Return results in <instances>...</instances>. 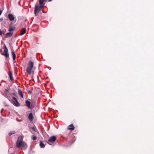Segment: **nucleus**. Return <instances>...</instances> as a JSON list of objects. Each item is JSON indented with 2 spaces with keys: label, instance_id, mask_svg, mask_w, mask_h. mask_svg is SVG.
I'll return each instance as SVG.
<instances>
[{
  "label": "nucleus",
  "instance_id": "nucleus-1",
  "mask_svg": "<svg viewBox=\"0 0 154 154\" xmlns=\"http://www.w3.org/2000/svg\"><path fill=\"white\" fill-rule=\"evenodd\" d=\"M7 98L14 106L16 107H19L20 106V103L18 102L17 99L14 97H13L12 99L10 97H7Z\"/></svg>",
  "mask_w": 154,
  "mask_h": 154
},
{
  "label": "nucleus",
  "instance_id": "nucleus-2",
  "mask_svg": "<svg viewBox=\"0 0 154 154\" xmlns=\"http://www.w3.org/2000/svg\"><path fill=\"white\" fill-rule=\"evenodd\" d=\"M34 65V62L31 60L29 61L28 65L26 69V72L29 74L31 73V70L32 69Z\"/></svg>",
  "mask_w": 154,
  "mask_h": 154
},
{
  "label": "nucleus",
  "instance_id": "nucleus-3",
  "mask_svg": "<svg viewBox=\"0 0 154 154\" xmlns=\"http://www.w3.org/2000/svg\"><path fill=\"white\" fill-rule=\"evenodd\" d=\"M23 142V138L22 137H18L16 143V147L17 148H19L20 147Z\"/></svg>",
  "mask_w": 154,
  "mask_h": 154
},
{
  "label": "nucleus",
  "instance_id": "nucleus-4",
  "mask_svg": "<svg viewBox=\"0 0 154 154\" xmlns=\"http://www.w3.org/2000/svg\"><path fill=\"white\" fill-rule=\"evenodd\" d=\"M41 10L40 8L39 7L37 3H36L35 5V9L34 11V13L35 14V16H37V14H38L39 12Z\"/></svg>",
  "mask_w": 154,
  "mask_h": 154
},
{
  "label": "nucleus",
  "instance_id": "nucleus-5",
  "mask_svg": "<svg viewBox=\"0 0 154 154\" xmlns=\"http://www.w3.org/2000/svg\"><path fill=\"white\" fill-rule=\"evenodd\" d=\"M57 138L55 136H52L48 140V141L49 143H48L50 145H51L52 143L54 142H55Z\"/></svg>",
  "mask_w": 154,
  "mask_h": 154
},
{
  "label": "nucleus",
  "instance_id": "nucleus-6",
  "mask_svg": "<svg viewBox=\"0 0 154 154\" xmlns=\"http://www.w3.org/2000/svg\"><path fill=\"white\" fill-rule=\"evenodd\" d=\"M27 145L26 143L23 142L21 145V147L22 149L25 150L27 148Z\"/></svg>",
  "mask_w": 154,
  "mask_h": 154
},
{
  "label": "nucleus",
  "instance_id": "nucleus-7",
  "mask_svg": "<svg viewBox=\"0 0 154 154\" xmlns=\"http://www.w3.org/2000/svg\"><path fill=\"white\" fill-rule=\"evenodd\" d=\"M8 17L11 21L14 20V15L11 14H9L8 15Z\"/></svg>",
  "mask_w": 154,
  "mask_h": 154
},
{
  "label": "nucleus",
  "instance_id": "nucleus-8",
  "mask_svg": "<svg viewBox=\"0 0 154 154\" xmlns=\"http://www.w3.org/2000/svg\"><path fill=\"white\" fill-rule=\"evenodd\" d=\"M36 103V101L35 100H32L31 102V109L34 108Z\"/></svg>",
  "mask_w": 154,
  "mask_h": 154
},
{
  "label": "nucleus",
  "instance_id": "nucleus-9",
  "mask_svg": "<svg viewBox=\"0 0 154 154\" xmlns=\"http://www.w3.org/2000/svg\"><path fill=\"white\" fill-rule=\"evenodd\" d=\"M33 116L32 114V112H30L28 116V119L31 122H32L33 121Z\"/></svg>",
  "mask_w": 154,
  "mask_h": 154
},
{
  "label": "nucleus",
  "instance_id": "nucleus-10",
  "mask_svg": "<svg viewBox=\"0 0 154 154\" xmlns=\"http://www.w3.org/2000/svg\"><path fill=\"white\" fill-rule=\"evenodd\" d=\"M13 33L12 32H9L6 33V35L5 36V38H7L8 37H11L13 34Z\"/></svg>",
  "mask_w": 154,
  "mask_h": 154
},
{
  "label": "nucleus",
  "instance_id": "nucleus-11",
  "mask_svg": "<svg viewBox=\"0 0 154 154\" xmlns=\"http://www.w3.org/2000/svg\"><path fill=\"white\" fill-rule=\"evenodd\" d=\"M25 103L26 106L31 109V102L28 100H26Z\"/></svg>",
  "mask_w": 154,
  "mask_h": 154
},
{
  "label": "nucleus",
  "instance_id": "nucleus-12",
  "mask_svg": "<svg viewBox=\"0 0 154 154\" xmlns=\"http://www.w3.org/2000/svg\"><path fill=\"white\" fill-rule=\"evenodd\" d=\"M9 77L11 81H14V79L12 77V73L11 72V71H10L9 72Z\"/></svg>",
  "mask_w": 154,
  "mask_h": 154
},
{
  "label": "nucleus",
  "instance_id": "nucleus-13",
  "mask_svg": "<svg viewBox=\"0 0 154 154\" xmlns=\"http://www.w3.org/2000/svg\"><path fill=\"white\" fill-rule=\"evenodd\" d=\"M26 32V29L25 28H23L21 30L20 35H22L24 34Z\"/></svg>",
  "mask_w": 154,
  "mask_h": 154
},
{
  "label": "nucleus",
  "instance_id": "nucleus-14",
  "mask_svg": "<svg viewBox=\"0 0 154 154\" xmlns=\"http://www.w3.org/2000/svg\"><path fill=\"white\" fill-rule=\"evenodd\" d=\"M74 127L72 124H71L68 126V129L72 131L74 129Z\"/></svg>",
  "mask_w": 154,
  "mask_h": 154
},
{
  "label": "nucleus",
  "instance_id": "nucleus-15",
  "mask_svg": "<svg viewBox=\"0 0 154 154\" xmlns=\"http://www.w3.org/2000/svg\"><path fill=\"white\" fill-rule=\"evenodd\" d=\"M18 93L19 95L22 98L23 97V94L20 88H18Z\"/></svg>",
  "mask_w": 154,
  "mask_h": 154
},
{
  "label": "nucleus",
  "instance_id": "nucleus-16",
  "mask_svg": "<svg viewBox=\"0 0 154 154\" xmlns=\"http://www.w3.org/2000/svg\"><path fill=\"white\" fill-rule=\"evenodd\" d=\"M11 54L12 55L13 60H14L16 59V54L14 50H13L11 52Z\"/></svg>",
  "mask_w": 154,
  "mask_h": 154
},
{
  "label": "nucleus",
  "instance_id": "nucleus-17",
  "mask_svg": "<svg viewBox=\"0 0 154 154\" xmlns=\"http://www.w3.org/2000/svg\"><path fill=\"white\" fill-rule=\"evenodd\" d=\"M2 55H4L7 58L9 56L8 51L4 52V53L2 54Z\"/></svg>",
  "mask_w": 154,
  "mask_h": 154
},
{
  "label": "nucleus",
  "instance_id": "nucleus-18",
  "mask_svg": "<svg viewBox=\"0 0 154 154\" xmlns=\"http://www.w3.org/2000/svg\"><path fill=\"white\" fill-rule=\"evenodd\" d=\"M40 146L42 148H44L45 147L44 144L43 143L42 141H41L40 142Z\"/></svg>",
  "mask_w": 154,
  "mask_h": 154
},
{
  "label": "nucleus",
  "instance_id": "nucleus-19",
  "mask_svg": "<svg viewBox=\"0 0 154 154\" xmlns=\"http://www.w3.org/2000/svg\"><path fill=\"white\" fill-rule=\"evenodd\" d=\"M3 48L4 50V52L8 51V49L5 44H4V45L3 47Z\"/></svg>",
  "mask_w": 154,
  "mask_h": 154
},
{
  "label": "nucleus",
  "instance_id": "nucleus-20",
  "mask_svg": "<svg viewBox=\"0 0 154 154\" xmlns=\"http://www.w3.org/2000/svg\"><path fill=\"white\" fill-rule=\"evenodd\" d=\"M14 29V28H11V27L9 26V27L8 31L11 32L13 31Z\"/></svg>",
  "mask_w": 154,
  "mask_h": 154
},
{
  "label": "nucleus",
  "instance_id": "nucleus-21",
  "mask_svg": "<svg viewBox=\"0 0 154 154\" xmlns=\"http://www.w3.org/2000/svg\"><path fill=\"white\" fill-rule=\"evenodd\" d=\"M45 0H39V2L40 5L42 4H45L44 3V2Z\"/></svg>",
  "mask_w": 154,
  "mask_h": 154
},
{
  "label": "nucleus",
  "instance_id": "nucleus-22",
  "mask_svg": "<svg viewBox=\"0 0 154 154\" xmlns=\"http://www.w3.org/2000/svg\"><path fill=\"white\" fill-rule=\"evenodd\" d=\"M15 133V132L14 131H11L8 133V134L10 136L13 134H14Z\"/></svg>",
  "mask_w": 154,
  "mask_h": 154
},
{
  "label": "nucleus",
  "instance_id": "nucleus-23",
  "mask_svg": "<svg viewBox=\"0 0 154 154\" xmlns=\"http://www.w3.org/2000/svg\"><path fill=\"white\" fill-rule=\"evenodd\" d=\"M32 138L33 140H35L36 139L37 137L33 135L32 136Z\"/></svg>",
  "mask_w": 154,
  "mask_h": 154
},
{
  "label": "nucleus",
  "instance_id": "nucleus-24",
  "mask_svg": "<svg viewBox=\"0 0 154 154\" xmlns=\"http://www.w3.org/2000/svg\"><path fill=\"white\" fill-rule=\"evenodd\" d=\"M26 91L30 95L31 94V93L29 89H27L26 90Z\"/></svg>",
  "mask_w": 154,
  "mask_h": 154
},
{
  "label": "nucleus",
  "instance_id": "nucleus-25",
  "mask_svg": "<svg viewBox=\"0 0 154 154\" xmlns=\"http://www.w3.org/2000/svg\"><path fill=\"white\" fill-rule=\"evenodd\" d=\"M40 6H39V7L40 8L41 10V8H42L45 5V4H42L40 5Z\"/></svg>",
  "mask_w": 154,
  "mask_h": 154
},
{
  "label": "nucleus",
  "instance_id": "nucleus-26",
  "mask_svg": "<svg viewBox=\"0 0 154 154\" xmlns=\"http://www.w3.org/2000/svg\"><path fill=\"white\" fill-rule=\"evenodd\" d=\"M11 94L14 95V96H15V97H17V95L14 93V92H13Z\"/></svg>",
  "mask_w": 154,
  "mask_h": 154
},
{
  "label": "nucleus",
  "instance_id": "nucleus-27",
  "mask_svg": "<svg viewBox=\"0 0 154 154\" xmlns=\"http://www.w3.org/2000/svg\"><path fill=\"white\" fill-rule=\"evenodd\" d=\"M8 91V89H6L5 90V93L6 94H7V92Z\"/></svg>",
  "mask_w": 154,
  "mask_h": 154
},
{
  "label": "nucleus",
  "instance_id": "nucleus-28",
  "mask_svg": "<svg viewBox=\"0 0 154 154\" xmlns=\"http://www.w3.org/2000/svg\"><path fill=\"white\" fill-rule=\"evenodd\" d=\"M31 128L32 129V130H33L34 131H35V128L34 127H31Z\"/></svg>",
  "mask_w": 154,
  "mask_h": 154
},
{
  "label": "nucleus",
  "instance_id": "nucleus-29",
  "mask_svg": "<svg viewBox=\"0 0 154 154\" xmlns=\"http://www.w3.org/2000/svg\"><path fill=\"white\" fill-rule=\"evenodd\" d=\"M16 119H17V120L18 121V122H21L22 121V120L21 119H20V120H19L17 118Z\"/></svg>",
  "mask_w": 154,
  "mask_h": 154
},
{
  "label": "nucleus",
  "instance_id": "nucleus-30",
  "mask_svg": "<svg viewBox=\"0 0 154 154\" xmlns=\"http://www.w3.org/2000/svg\"><path fill=\"white\" fill-rule=\"evenodd\" d=\"M3 17H1L0 18V22H1L3 20Z\"/></svg>",
  "mask_w": 154,
  "mask_h": 154
},
{
  "label": "nucleus",
  "instance_id": "nucleus-31",
  "mask_svg": "<svg viewBox=\"0 0 154 154\" xmlns=\"http://www.w3.org/2000/svg\"><path fill=\"white\" fill-rule=\"evenodd\" d=\"M2 31L0 29V35H2Z\"/></svg>",
  "mask_w": 154,
  "mask_h": 154
},
{
  "label": "nucleus",
  "instance_id": "nucleus-32",
  "mask_svg": "<svg viewBox=\"0 0 154 154\" xmlns=\"http://www.w3.org/2000/svg\"><path fill=\"white\" fill-rule=\"evenodd\" d=\"M2 13V11L0 10V15Z\"/></svg>",
  "mask_w": 154,
  "mask_h": 154
},
{
  "label": "nucleus",
  "instance_id": "nucleus-33",
  "mask_svg": "<svg viewBox=\"0 0 154 154\" xmlns=\"http://www.w3.org/2000/svg\"><path fill=\"white\" fill-rule=\"evenodd\" d=\"M5 106H8V105H6V104H5Z\"/></svg>",
  "mask_w": 154,
  "mask_h": 154
},
{
  "label": "nucleus",
  "instance_id": "nucleus-34",
  "mask_svg": "<svg viewBox=\"0 0 154 154\" xmlns=\"http://www.w3.org/2000/svg\"><path fill=\"white\" fill-rule=\"evenodd\" d=\"M5 97L7 98V97H8L7 96V94H6V95L5 96Z\"/></svg>",
  "mask_w": 154,
  "mask_h": 154
},
{
  "label": "nucleus",
  "instance_id": "nucleus-35",
  "mask_svg": "<svg viewBox=\"0 0 154 154\" xmlns=\"http://www.w3.org/2000/svg\"><path fill=\"white\" fill-rule=\"evenodd\" d=\"M3 110V109H2L1 110V112H2Z\"/></svg>",
  "mask_w": 154,
  "mask_h": 154
},
{
  "label": "nucleus",
  "instance_id": "nucleus-36",
  "mask_svg": "<svg viewBox=\"0 0 154 154\" xmlns=\"http://www.w3.org/2000/svg\"><path fill=\"white\" fill-rule=\"evenodd\" d=\"M2 82H5V81H4V80H2Z\"/></svg>",
  "mask_w": 154,
  "mask_h": 154
},
{
  "label": "nucleus",
  "instance_id": "nucleus-37",
  "mask_svg": "<svg viewBox=\"0 0 154 154\" xmlns=\"http://www.w3.org/2000/svg\"><path fill=\"white\" fill-rule=\"evenodd\" d=\"M49 1H52V0H48Z\"/></svg>",
  "mask_w": 154,
  "mask_h": 154
},
{
  "label": "nucleus",
  "instance_id": "nucleus-38",
  "mask_svg": "<svg viewBox=\"0 0 154 154\" xmlns=\"http://www.w3.org/2000/svg\"><path fill=\"white\" fill-rule=\"evenodd\" d=\"M3 119H2V121L3 122Z\"/></svg>",
  "mask_w": 154,
  "mask_h": 154
},
{
  "label": "nucleus",
  "instance_id": "nucleus-39",
  "mask_svg": "<svg viewBox=\"0 0 154 154\" xmlns=\"http://www.w3.org/2000/svg\"><path fill=\"white\" fill-rule=\"evenodd\" d=\"M0 85H1V83H0Z\"/></svg>",
  "mask_w": 154,
  "mask_h": 154
}]
</instances>
